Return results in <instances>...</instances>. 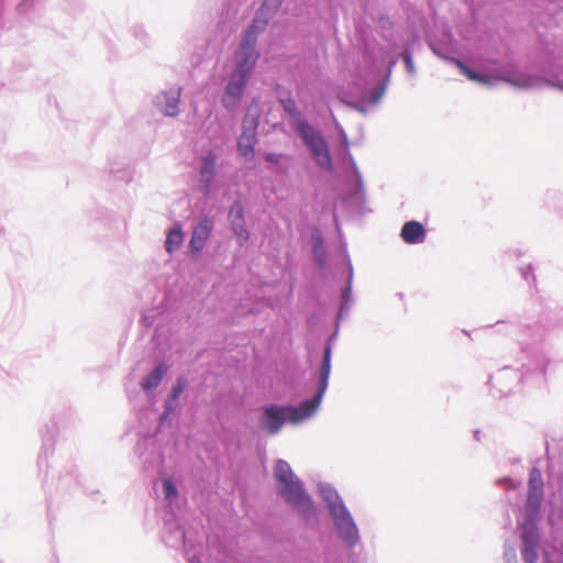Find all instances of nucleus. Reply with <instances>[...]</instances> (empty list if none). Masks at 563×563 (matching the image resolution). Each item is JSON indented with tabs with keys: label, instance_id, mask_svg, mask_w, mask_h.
Segmentation results:
<instances>
[{
	"label": "nucleus",
	"instance_id": "17",
	"mask_svg": "<svg viewBox=\"0 0 563 563\" xmlns=\"http://www.w3.org/2000/svg\"><path fill=\"white\" fill-rule=\"evenodd\" d=\"M229 219L231 221L232 227L244 222L243 208L240 202H234L231 206L229 211Z\"/></svg>",
	"mask_w": 563,
	"mask_h": 563
},
{
	"label": "nucleus",
	"instance_id": "16",
	"mask_svg": "<svg viewBox=\"0 0 563 563\" xmlns=\"http://www.w3.org/2000/svg\"><path fill=\"white\" fill-rule=\"evenodd\" d=\"M184 241V234L180 228H173L169 230L165 241V247L168 253H172Z\"/></svg>",
	"mask_w": 563,
	"mask_h": 563
},
{
	"label": "nucleus",
	"instance_id": "1",
	"mask_svg": "<svg viewBox=\"0 0 563 563\" xmlns=\"http://www.w3.org/2000/svg\"><path fill=\"white\" fill-rule=\"evenodd\" d=\"M280 3L282 0H265L258 14L249 26L235 54V70L222 96V104L225 109L234 110L241 103L245 86L258 58V52L255 48L256 36L267 24V19H262V16L267 14L271 4L278 7Z\"/></svg>",
	"mask_w": 563,
	"mask_h": 563
},
{
	"label": "nucleus",
	"instance_id": "25",
	"mask_svg": "<svg viewBox=\"0 0 563 563\" xmlns=\"http://www.w3.org/2000/svg\"><path fill=\"white\" fill-rule=\"evenodd\" d=\"M503 80H506V81H508V82H510V84H512V85H515L517 87H520V88H526V87L530 86V82H529L528 79H523L521 81H514V80H510L508 78H503Z\"/></svg>",
	"mask_w": 563,
	"mask_h": 563
},
{
	"label": "nucleus",
	"instance_id": "13",
	"mask_svg": "<svg viewBox=\"0 0 563 563\" xmlns=\"http://www.w3.org/2000/svg\"><path fill=\"white\" fill-rule=\"evenodd\" d=\"M167 372V367L164 364H159L153 372L146 375L141 383L144 390H151L159 385L164 375Z\"/></svg>",
	"mask_w": 563,
	"mask_h": 563
},
{
	"label": "nucleus",
	"instance_id": "5",
	"mask_svg": "<svg viewBox=\"0 0 563 563\" xmlns=\"http://www.w3.org/2000/svg\"><path fill=\"white\" fill-rule=\"evenodd\" d=\"M260 109L257 101H253L246 110L243 119L242 133L238 140V151L245 159L254 158V150L257 143L256 131L258 126Z\"/></svg>",
	"mask_w": 563,
	"mask_h": 563
},
{
	"label": "nucleus",
	"instance_id": "7",
	"mask_svg": "<svg viewBox=\"0 0 563 563\" xmlns=\"http://www.w3.org/2000/svg\"><path fill=\"white\" fill-rule=\"evenodd\" d=\"M332 516L341 537L350 545L354 544L357 540V529L347 509L345 508L342 512Z\"/></svg>",
	"mask_w": 563,
	"mask_h": 563
},
{
	"label": "nucleus",
	"instance_id": "22",
	"mask_svg": "<svg viewBox=\"0 0 563 563\" xmlns=\"http://www.w3.org/2000/svg\"><path fill=\"white\" fill-rule=\"evenodd\" d=\"M455 64L456 66L460 68V70L470 79V80H473L475 81L477 79V74L476 71L472 70L471 68H468L465 64H463L461 60H455Z\"/></svg>",
	"mask_w": 563,
	"mask_h": 563
},
{
	"label": "nucleus",
	"instance_id": "8",
	"mask_svg": "<svg viewBox=\"0 0 563 563\" xmlns=\"http://www.w3.org/2000/svg\"><path fill=\"white\" fill-rule=\"evenodd\" d=\"M213 222L209 218H205L194 229L190 239V249L194 252H200L203 249L207 240L211 234Z\"/></svg>",
	"mask_w": 563,
	"mask_h": 563
},
{
	"label": "nucleus",
	"instance_id": "20",
	"mask_svg": "<svg viewBox=\"0 0 563 563\" xmlns=\"http://www.w3.org/2000/svg\"><path fill=\"white\" fill-rule=\"evenodd\" d=\"M522 556L525 563H537L538 552L537 548H522Z\"/></svg>",
	"mask_w": 563,
	"mask_h": 563
},
{
	"label": "nucleus",
	"instance_id": "19",
	"mask_svg": "<svg viewBox=\"0 0 563 563\" xmlns=\"http://www.w3.org/2000/svg\"><path fill=\"white\" fill-rule=\"evenodd\" d=\"M163 488H164L165 497L167 499H174L177 497L176 486L169 478L164 479Z\"/></svg>",
	"mask_w": 563,
	"mask_h": 563
},
{
	"label": "nucleus",
	"instance_id": "11",
	"mask_svg": "<svg viewBox=\"0 0 563 563\" xmlns=\"http://www.w3.org/2000/svg\"><path fill=\"white\" fill-rule=\"evenodd\" d=\"M180 99V89L163 92L158 97L157 104L162 108L165 115L175 117L178 114V103Z\"/></svg>",
	"mask_w": 563,
	"mask_h": 563
},
{
	"label": "nucleus",
	"instance_id": "27",
	"mask_svg": "<svg viewBox=\"0 0 563 563\" xmlns=\"http://www.w3.org/2000/svg\"><path fill=\"white\" fill-rule=\"evenodd\" d=\"M475 81L485 84V85L489 84L488 77L485 75H482V74H477V79Z\"/></svg>",
	"mask_w": 563,
	"mask_h": 563
},
{
	"label": "nucleus",
	"instance_id": "3",
	"mask_svg": "<svg viewBox=\"0 0 563 563\" xmlns=\"http://www.w3.org/2000/svg\"><path fill=\"white\" fill-rule=\"evenodd\" d=\"M274 475L279 486L278 492L288 504L305 515L313 510V504L303 490L302 483L295 476L286 461L276 462Z\"/></svg>",
	"mask_w": 563,
	"mask_h": 563
},
{
	"label": "nucleus",
	"instance_id": "21",
	"mask_svg": "<svg viewBox=\"0 0 563 563\" xmlns=\"http://www.w3.org/2000/svg\"><path fill=\"white\" fill-rule=\"evenodd\" d=\"M282 103L284 106V109L288 112V114L290 117L296 118V119L299 118L300 113H299L294 100H291V99L283 100Z\"/></svg>",
	"mask_w": 563,
	"mask_h": 563
},
{
	"label": "nucleus",
	"instance_id": "15",
	"mask_svg": "<svg viewBox=\"0 0 563 563\" xmlns=\"http://www.w3.org/2000/svg\"><path fill=\"white\" fill-rule=\"evenodd\" d=\"M522 548H538L539 532L533 522L527 523L522 529L521 534Z\"/></svg>",
	"mask_w": 563,
	"mask_h": 563
},
{
	"label": "nucleus",
	"instance_id": "23",
	"mask_svg": "<svg viewBox=\"0 0 563 563\" xmlns=\"http://www.w3.org/2000/svg\"><path fill=\"white\" fill-rule=\"evenodd\" d=\"M232 229L241 243L249 239V232L244 227V222L241 224L233 225Z\"/></svg>",
	"mask_w": 563,
	"mask_h": 563
},
{
	"label": "nucleus",
	"instance_id": "2",
	"mask_svg": "<svg viewBox=\"0 0 563 563\" xmlns=\"http://www.w3.org/2000/svg\"><path fill=\"white\" fill-rule=\"evenodd\" d=\"M331 345L327 344L320 367L318 391L311 399L305 400L299 407L269 405L264 408L261 424L268 433L276 434L285 422L298 423L311 417L317 411L328 387L331 369Z\"/></svg>",
	"mask_w": 563,
	"mask_h": 563
},
{
	"label": "nucleus",
	"instance_id": "6",
	"mask_svg": "<svg viewBox=\"0 0 563 563\" xmlns=\"http://www.w3.org/2000/svg\"><path fill=\"white\" fill-rule=\"evenodd\" d=\"M543 496V482L541 472L532 468L529 474L528 497L526 503L527 511L530 517L538 514Z\"/></svg>",
	"mask_w": 563,
	"mask_h": 563
},
{
	"label": "nucleus",
	"instance_id": "26",
	"mask_svg": "<svg viewBox=\"0 0 563 563\" xmlns=\"http://www.w3.org/2000/svg\"><path fill=\"white\" fill-rule=\"evenodd\" d=\"M174 402L175 401H172V398L169 397V399L165 404V415H169V413L173 412V410H174Z\"/></svg>",
	"mask_w": 563,
	"mask_h": 563
},
{
	"label": "nucleus",
	"instance_id": "12",
	"mask_svg": "<svg viewBox=\"0 0 563 563\" xmlns=\"http://www.w3.org/2000/svg\"><path fill=\"white\" fill-rule=\"evenodd\" d=\"M320 495L327 501L328 507L331 511V515H336V512H342L346 507L344 506L342 499L335 489H333L329 485L320 486Z\"/></svg>",
	"mask_w": 563,
	"mask_h": 563
},
{
	"label": "nucleus",
	"instance_id": "10",
	"mask_svg": "<svg viewBox=\"0 0 563 563\" xmlns=\"http://www.w3.org/2000/svg\"><path fill=\"white\" fill-rule=\"evenodd\" d=\"M216 162L217 157L211 152L202 157V165L200 168V183L202 184V189L206 194L209 191L210 184L216 173Z\"/></svg>",
	"mask_w": 563,
	"mask_h": 563
},
{
	"label": "nucleus",
	"instance_id": "14",
	"mask_svg": "<svg viewBox=\"0 0 563 563\" xmlns=\"http://www.w3.org/2000/svg\"><path fill=\"white\" fill-rule=\"evenodd\" d=\"M385 80V77L380 78L368 92L364 93V96L362 97L364 103L372 106L376 104L382 100L386 88Z\"/></svg>",
	"mask_w": 563,
	"mask_h": 563
},
{
	"label": "nucleus",
	"instance_id": "4",
	"mask_svg": "<svg viewBox=\"0 0 563 563\" xmlns=\"http://www.w3.org/2000/svg\"><path fill=\"white\" fill-rule=\"evenodd\" d=\"M296 130L305 144L309 147L318 167L331 172L332 159L324 137L316 131L308 122L299 120L296 122Z\"/></svg>",
	"mask_w": 563,
	"mask_h": 563
},
{
	"label": "nucleus",
	"instance_id": "24",
	"mask_svg": "<svg viewBox=\"0 0 563 563\" xmlns=\"http://www.w3.org/2000/svg\"><path fill=\"white\" fill-rule=\"evenodd\" d=\"M402 58H404V62H405V65H406L408 71L413 73V63H412L411 54L409 52H405L402 54Z\"/></svg>",
	"mask_w": 563,
	"mask_h": 563
},
{
	"label": "nucleus",
	"instance_id": "28",
	"mask_svg": "<svg viewBox=\"0 0 563 563\" xmlns=\"http://www.w3.org/2000/svg\"><path fill=\"white\" fill-rule=\"evenodd\" d=\"M267 161L276 162L272 155H268V156H267Z\"/></svg>",
	"mask_w": 563,
	"mask_h": 563
},
{
	"label": "nucleus",
	"instance_id": "18",
	"mask_svg": "<svg viewBox=\"0 0 563 563\" xmlns=\"http://www.w3.org/2000/svg\"><path fill=\"white\" fill-rule=\"evenodd\" d=\"M185 387H186V379L184 377H179L177 379L176 385L173 387L170 396H169L172 398V401H176L178 399L180 394L184 391Z\"/></svg>",
	"mask_w": 563,
	"mask_h": 563
},
{
	"label": "nucleus",
	"instance_id": "9",
	"mask_svg": "<svg viewBox=\"0 0 563 563\" xmlns=\"http://www.w3.org/2000/svg\"><path fill=\"white\" fill-rule=\"evenodd\" d=\"M401 239L409 244L421 243L426 239V230L418 221H408L402 225Z\"/></svg>",
	"mask_w": 563,
	"mask_h": 563
}]
</instances>
